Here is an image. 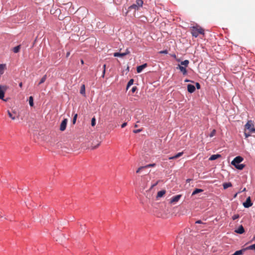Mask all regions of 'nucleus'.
I'll list each match as a JSON object with an SVG mask.
<instances>
[{"label":"nucleus","mask_w":255,"mask_h":255,"mask_svg":"<svg viewBox=\"0 0 255 255\" xmlns=\"http://www.w3.org/2000/svg\"><path fill=\"white\" fill-rule=\"evenodd\" d=\"M147 67V64L144 63L141 65L138 66L136 68V71L138 73L142 72V70Z\"/></svg>","instance_id":"obj_10"},{"label":"nucleus","mask_w":255,"mask_h":255,"mask_svg":"<svg viewBox=\"0 0 255 255\" xmlns=\"http://www.w3.org/2000/svg\"><path fill=\"white\" fill-rule=\"evenodd\" d=\"M223 188L224 189H226L229 187H232V184L231 182H226L223 183Z\"/></svg>","instance_id":"obj_18"},{"label":"nucleus","mask_w":255,"mask_h":255,"mask_svg":"<svg viewBox=\"0 0 255 255\" xmlns=\"http://www.w3.org/2000/svg\"><path fill=\"white\" fill-rule=\"evenodd\" d=\"M215 133H216V130L215 129H213L211 132L210 133V137H213V136L215 135Z\"/></svg>","instance_id":"obj_34"},{"label":"nucleus","mask_w":255,"mask_h":255,"mask_svg":"<svg viewBox=\"0 0 255 255\" xmlns=\"http://www.w3.org/2000/svg\"><path fill=\"white\" fill-rule=\"evenodd\" d=\"M81 63L82 64H84V61H83V60H82H82H81Z\"/></svg>","instance_id":"obj_53"},{"label":"nucleus","mask_w":255,"mask_h":255,"mask_svg":"<svg viewBox=\"0 0 255 255\" xmlns=\"http://www.w3.org/2000/svg\"><path fill=\"white\" fill-rule=\"evenodd\" d=\"M189 63V61L188 60H185L181 62V65H184L185 67H187Z\"/></svg>","instance_id":"obj_25"},{"label":"nucleus","mask_w":255,"mask_h":255,"mask_svg":"<svg viewBox=\"0 0 255 255\" xmlns=\"http://www.w3.org/2000/svg\"><path fill=\"white\" fill-rule=\"evenodd\" d=\"M246 250H247V249H246V248H244L241 250L236 251L235 252V254L236 255H242L243 254V253Z\"/></svg>","instance_id":"obj_16"},{"label":"nucleus","mask_w":255,"mask_h":255,"mask_svg":"<svg viewBox=\"0 0 255 255\" xmlns=\"http://www.w3.org/2000/svg\"><path fill=\"white\" fill-rule=\"evenodd\" d=\"M203 191V189L196 188L192 192V195H194L198 193L202 192Z\"/></svg>","instance_id":"obj_19"},{"label":"nucleus","mask_w":255,"mask_h":255,"mask_svg":"<svg viewBox=\"0 0 255 255\" xmlns=\"http://www.w3.org/2000/svg\"><path fill=\"white\" fill-rule=\"evenodd\" d=\"M67 122H68V120L66 119H64L62 121V122H61V123L60 124V130L64 131L66 129V126H67Z\"/></svg>","instance_id":"obj_6"},{"label":"nucleus","mask_w":255,"mask_h":255,"mask_svg":"<svg viewBox=\"0 0 255 255\" xmlns=\"http://www.w3.org/2000/svg\"><path fill=\"white\" fill-rule=\"evenodd\" d=\"M183 154V152H178V153H177L176 154H175V155L173 156H170L168 158V159L169 160H171V159H176V158H177L179 157H180L181 156H182V155Z\"/></svg>","instance_id":"obj_13"},{"label":"nucleus","mask_w":255,"mask_h":255,"mask_svg":"<svg viewBox=\"0 0 255 255\" xmlns=\"http://www.w3.org/2000/svg\"><path fill=\"white\" fill-rule=\"evenodd\" d=\"M253 121L252 120L248 121L247 124L245 125V127L246 128L249 129L250 132H251V129L253 128H252V126H253Z\"/></svg>","instance_id":"obj_8"},{"label":"nucleus","mask_w":255,"mask_h":255,"mask_svg":"<svg viewBox=\"0 0 255 255\" xmlns=\"http://www.w3.org/2000/svg\"><path fill=\"white\" fill-rule=\"evenodd\" d=\"M46 79H47V75H44L42 77V78L41 79L40 81H39L38 85H40V84L43 83L46 81Z\"/></svg>","instance_id":"obj_22"},{"label":"nucleus","mask_w":255,"mask_h":255,"mask_svg":"<svg viewBox=\"0 0 255 255\" xmlns=\"http://www.w3.org/2000/svg\"><path fill=\"white\" fill-rule=\"evenodd\" d=\"M189 180H190V179H187V182H188V181H189Z\"/></svg>","instance_id":"obj_56"},{"label":"nucleus","mask_w":255,"mask_h":255,"mask_svg":"<svg viewBox=\"0 0 255 255\" xmlns=\"http://www.w3.org/2000/svg\"><path fill=\"white\" fill-rule=\"evenodd\" d=\"M255 132V128H252L251 132Z\"/></svg>","instance_id":"obj_47"},{"label":"nucleus","mask_w":255,"mask_h":255,"mask_svg":"<svg viewBox=\"0 0 255 255\" xmlns=\"http://www.w3.org/2000/svg\"><path fill=\"white\" fill-rule=\"evenodd\" d=\"M130 50H129V49H128V48H127V49L126 50V51L124 52L125 55L126 56V55H128V54H129V53H130Z\"/></svg>","instance_id":"obj_36"},{"label":"nucleus","mask_w":255,"mask_h":255,"mask_svg":"<svg viewBox=\"0 0 255 255\" xmlns=\"http://www.w3.org/2000/svg\"><path fill=\"white\" fill-rule=\"evenodd\" d=\"M235 255V254L234 253V254H233V255Z\"/></svg>","instance_id":"obj_58"},{"label":"nucleus","mask_w":255,"mask_h":255,"mask_svg":"<svg viewBox=\"0 0 255 255\" xmlns=\"http://www.w3.org/2000/svg\"><path fill=\"white\" fill-rule=\"evenodd\" d=\"M99 144H100L99 143V144H98V145H97V146H95V147H93V149H95V148H96V147H97L99 145Z\"/></svg>","instance_id":"obj_51"},{"label":"nucleus","mask_w":255,"mask_h":255,"mask_svg":"<svg viewBox=\"0 0 255 255\" xmlns=\"http://www.w3.org/2000/svg\"><path fill=\"white\" fill-rule=\"evenodd\" d=\"M134 127H137V126L136 125H135Z\"/></svg>","instance_id":"obj_55"},{"label":"nucleus","mask_w":255,"mask_h":255,"mask_svg":"<svg viewBox=\"0 0 255 255\" xmlns=\"http://www.w3.org/2000/svg\"><path fill=\"white\" fill-rule=\"evenodd\" d=\"M253 205L251 197H249L247 198L246 202L243 203V206L246 208H248Z\"/></svg>","instance_id":"obj_5"},{"label":"nucleus","mask_w":255,"mask_h":255,"mask_svg":"<svg viewBox=\"0 0 255 255\" xmlns=\"http://www.w3.org/2000/svg\"><path fill=\"white\" fill-rule=\"evenodd\" d=\"M155 166V164L152 163V164H147V165H145L144 167H145V168H149V167H154Z\"/></svg>","instance_id":"obj_30"},{"label":"nucleus","mask_w":255,"mask_h":255,"mask_svg":"<svg viewBox=\"0 0 255 255\" xmlns=\"http://www.w3.org/2000/svg\"><path fill=\"white\" fill-rule=\"evenodd\" d=\"M7 114L10 118H11L13 120H15V117L12 116V114L10 113V112L9 110L7 111Z\"/></svg>","instance_id":"obj_28"},{"label":"nucleus","mask_w":255,"mask_h":255,"mask_svg":"<svg viewBox=\"0 0 255 255\" xmlns=\"http://www.w3.org/2000/svg\"><path fill=\"white\" fill-rule=\"evenodd\" d=\"M96 125V120L95 118H92L91 121V125L92 126H94Z\"/></svg>","instance_id":"obj_32"},{"label":"nucleus","mask_w":255,"mask_h":255,"mask_svg":"<svg viewBox=\"0 0 255 255\" xmlns=\"http://www.w3.org/2000/svg\"><path fill=\"white\" fill-rule=\"evenodd\" d=\"M239 217H240V216L239 214H235L232 216V218L233 220H235L238 219Z\"/></svg>","instance_id":"obj_31"},{"label":"nucleus","mask_w":255,"mask_h":255,"mask_svg":"<svg viewBox=\"0 0 255 255\" xmlns=\"http://www.w3.org/2000/svg\"><path fill=\"white\" fill-rule=\"evenodd\" d=\"M165 194V190H161V191L158 192L157 195V198L161 197Z\"/></svg>","instance_id":"obj_20"},{"label":"nucleus","mask_w":255,"mask_h":255,"mask_svg":"<svg viewBox=\"0 0 255 255\" xmlns=\"http://www.w3.org/2000/svg\"><path fill=\"white\" fill-rule=\"evenodd\" d=\"M173 56V57H176V55H175V54H174V55H173V56Z\"/></svg>","instance_id":"obj_54"},{"label":"nucleus","mask_w":255,"mask_h":255,"mask_svg":"<svg viewBox=\"0 0 255 255\" xmlns=\"http://www.w3.org/2000/svg\"><path fill=\"white\" fill-rule=\"evenodd\" d=\"M5 67V64H0V76L2 75L4 73V70Z\"/></svg>","instance_id":"obj_17"},{"label":"nucleus","mask_w":255,"mask_h":255,"mask_svg":"<svg viewBox=\"0 0 255 255\" xmlns=\"http://www.w3.org/2000/svg\"><path fill=\"white\" fill-rule=\"evenodd\" d=\"M143 2L142 0H136L135 3L131 4L128 7V9H134L135 10H138L140 7L142 6Z\"/></svg>","instance_id":"obj_3"},{"label":"nucleus","mask_w":255,"mask_h":255,"mask_svg":"<svg viewBox=\"0 0 255 255\" xmlns=\"http://www.w3.org/2000/svg\"><path fill=\"white\" fill-rule=\"evenodd\" d=\"M77 114H76L74 117H73V124H75V123H76V120H77Z\"/></svg>","instance_id":"obj_33"},{"label":"nucleus","mask_w":255,"mask_h":255,"mask_svg":"<svg viewBox=\"0 0 255 255\" xmlns=\"http://www.w3.org/2000/svg\"><path fill=\"white\" fill-rule=\"evenodd\" d=\"M244 160V158L241 156L236 157L231 162V164L234 165L237 169L242 170L245 166L243 164H240Z\"/></svg>","instance_id":"obj_1"},{"label":"nucleus","mask_w":255,"mask_h":255,"mask_svg":"<svg viewBox=\"0 0 255 255\" xmlns=\"http://www.w3.org/2000/svg\"><path fill=\"white\" fill-rule=\"evenodd\" d=\"M106 64H104L103 65V69H105L106 70Z\"/></svg>","instance_id":"obj_50"},{"label":"nucleus","mask_w":255,"mask_h":255,"mask_svg":"<svg viewBox=\"0 0 255 255\" xmlns=\"http://www.w3.org/2000/svg\"><path fill=\"white\" fill-rule=\"evenodd\" d=\"M159 53L160 54H167L168 53V51L167 50H162V51H160L159 52Z\"/></svg>","instance_id":"obj_35"},{"label":"nucleus","mask_w":255,"mask_h":255,"mask_svg":"<svg viewBox=\"0 0 255 255\" xmlns=\"http://www.w3.org/2000/svg\"><path fill=\"white\" fill-rule=\"evenodd\" d=\"M190 81L189 80H188V79H186V80H185V82H190Z\"/></svg>","instance_id":"obj_52"},{"label":"nucleus","mask_w":255,"mask_h":255,"mask_svg":"<svg viewBox=\"0 0 255 255\" xmlns=\"http://www.w3.org/2000/svg\"><path fill=\"white\" fill-rule=\"evenodd\" d=\"M133 83V79H131L129 80V81L128 82V84L127 85V90H128V89L129 88L130 86H131Z\"/></svg>","instance_id":"obj_23"},{"label":"nucleus","mask_w":255,"mask_h":255,"mask_svg":"<svg viewBox=\"0 0 255 255\" xmlns=\"http://www.w3.org/2000/svg\"><path fill=\"white\" fill-rule=\"evenodd\" d=\"M137 90V87L136 86H133L131 90V91L132 93H134L135 91Z\"/></svg>","instance_id":"obj_37"},{"label":"nucleus","mask_w":255,"mask_h":255,"mask_svg":"<svg viewBox=\"0 0 255 255\" xmlns=\"http://www.w3.org/2000/svg\"><path fill=\"white\" fill-rule=\"evenodd\" d=\"M29 104L30 107L33 106V99L32 96L29 97Z\"/></svg>","instance_id":"obj_26"},{"label":"nucleus","mask_w":255,"mask_h":255,"mask_svg":"<svg viewBox=\"0 0 255 255\" xmlns=\"http://www.w3.org/2000/svg\"><path fill=\"white\" fill-rule=\"evenodd\" d=\"M144 169H145V167H144V166H141V167H139V168L137 169V170L136 171V172L137 173H139L141 171H142V170H143Z\"/></svg>","instance_id":"obj_29"},{"label":"nucleus","mask_w":255,"mask_h":255,"mask_svg":"<svg viewBox=\"0 0 255 255\" xmlns=\"http://www.w3.org/2000/svg\"><path fill=\"white\" fill-rule=\"evenodd\" d=\"M246 190V188H244L243 190H240L239 191H242V192L245 191Z\"/></svg>","instance_id":"obj_49"},{"label":"nucleus","mask_w":255,"mask_h":255,"mask_svg":"<svg viewBox=\"0 0 255 255\" xmlns=\"http://www.w3.org/2000/svg\"><path fill=\"white\" fill-rule=\"evenodd\" d=\"M241 192H242V191H239V192H238L237 193H236L234 195V198H235L237 196L238 194H239V193H241Z\"/></svg>","instance_id":"obj_44"},{"label":"nucleus","mask_w":255,"mask_h":255,"mask_svg":"<svg viewBox=\"0 0 255 255\" xmlns=\"http://www.w3.org/2000/svg\"><path fill=\"white\" fill-rule=\"evenodd\" d=\"M70 55V51H68L67 53H66V57L67 58H68L69 55Z\"/></svg>","instance_id":"obj_45"},{"label":"nucleus","mask_w":255,"mask_h":255,"mask_svg":"<svg viewBox=\"0 0 255 255\" xmlns=\"http://www.w3.org/2000/svg\"><path fill=\"white\" fill-rule=\"evenodd\" d=\"M191 33L193 37L196 38L199 36V34H202L204 35V30L202 27L199 26H195L191 27Z\"/></svg>","instance_id":"obj_2"},{"label":"nucleus","mask_w":255,"mask_h":255,"mask_svg":"<svg viewBox=\"0 0 255 255\" xmlns=\"http://www.w3.org/2000/svg\"><path fill=\"white\" fill-rule=\"evenodd\" d=\"M5 90V89L4 88V86H0V99L3 100V101L6 102L7 101L8 99H4V91Z\"/></svg>","instance_id":"obj_4"},{"label":"nucleus","mask_w":255,"mask_h":255,"mask_svg":"<svg viewBox=\"0 0 255 255\" xmlns=\"http://www.w3.org/2000/svg\"><path fill=\"white\" fill-rule=\"evenodd\" d=\"M178 68L180 71L182 73L183 75H186L187 74V71L186 69V67H183L181 65H178Z\"/></svg>","instance_id":"obj_12"},{"label":"nucleus","mask_w":255,"mask_h":255,"mask_svg":"<svg viewBox=\"0 0 255 255\" xmlns=\"http://www.w3.org/2000/svg\"><path fill=\"white\" fill-rule=\"evenodd\" d=\"M177 255H179V253H178V252H177Z\"/></svg>","instance_id":"obj_57"},{"label":"nucleus","mask_w":255,"mask_h":255,"mask_svg":"<svg viewBox=\"0 0 255 255\" xmlns=\"http://www.w3.org/2000/svg\"><path fill=\"white\" fill-rule=\"evenodd\" d=\"M19 86L21 88L22 87V83L20 82L19 83Z\"/></svg>","instance_id":"obj_48"},{"label":"nucleus","mask_w":255,"mask_h":255,"mask_svg":"<svg viewBox=\"0 0 255 255\" xmlns=\"http://www.w3.org/2000/svg\"><path fill=\"white\" fill-rule=\"evenodd\" d=\"M236 233L242 234L245 232V229L242 225H240L238 229L235 230Z\"/></svg>","instance_id":"obj_9"},{"label":"nucleus","mask_w":255,"mask_h":255,"mask_svg":"<svg viewBox=\"0 0 255 255\" xmlns=\"http://www.w3.org/2000/svg\"><path fill=\"white\" fill-rule=\"evenodd\" d=\"M127 125V123H124L122 125L121 127H122V128H125Z\"/></svg>","instance_id":"obj_43"},{"label":"nucleus","mask_w":255,"mask_h":255,"mask_svg":"<svg viewBox=\"0 0 255 255\" xmlns=\"http://www.w3.org/2000/svg\"><path fill=\"white\" fill-rule=\"evenodd\" d=\"M196 87L197 89H200L201 88L200 84L198 82L196 83Z\"/></svg>","instance_id":"obj_38"},{"label":"nucleus","mask_w":255,"mask_h":255,"mask_svg":"<svg viewBox=\"0 0 255 255\" xmlns=\"http://www.w3.org/2000/svg\"><path fill=\"white\" fill-rule=\"evenodd\" d=\"M187 91L190 93H193L195 91V87L193 85L188 84L187 85Z\"/></svg>","instance_id":"obj_11"},{"label":"nucleus","mask_w":255,"mask_h":255,"mask_svg":"<svg viewBox=\"0 0 255 255\" xmlns=\"http://www.w3.org/2000/svg\"><path fill=\"white\" fill-rule=\"evenodd\" d=\"M141 131V129H138L134 130H133V132L134 133H138V132H139Z\"/></svg>","instance_id":"obj_41"},{"label":"nucleus","mask_w":255,"mask_h":255,"mask_svg":"<svg viewBox=\"0 0 255 255\" xmlns=\"http://www.w3.org/2000/svg\"><path fill=\"white\" fill-rule=\"evenodd\" d=\"M80 93L81 94H82V95L85 96L86 95V93H85V86L84 84H83L81 87V89H80Z\"/></svg>","instance_id":"obj_15"},{"label":"nucleus","mask_w":255,"mask_h":255,"mask_svg":"<svg viewBox=\"0 0 255 255\" xmlns=\"http://www.w3.org/2000/svg\"><path fill=\"white\" fill-rule=\"evenodd\" d=\"M20 45H19L17 46H15L13 48V52L15 53H18L19 51V49H20Z\"/></svg>","instance_id":"obj_24"},{"label":"nucleus","mask_w":255,"mask_h":255,"mask_svg":"<svg viewBox=\"0 0 255 255\" xmlns=\"http://www.w3.org/2000/svg\"><path fill=\"white\" fill-rule=\"evenodd\" d=\"M114 56L115 57H123L125 55L124 53L115 52L114 53Z\"/></svg>","instance_id":"obj_21"},{"label":"nucleus","mask_w":255,"mask_h":255,"mask_svg":"<svg viewBox=\"0 0 255 255\" xmlns=\"http://www.w3.org/2000/svg\"><path fill=\"white\" fill-rule=\"evenodd\" d=\"M246 249H247V250H254L255 251V244L246 247Z\"/></svg>","instance_id":"obj_27"},{"label":"nucleus","mask_w":255,"mask_h":255,"mask_svg":"<svg viewBox=\"0 0 255 255\" xmlns=\"http://www.w3.org/2000/svg\"><path fill=\"white\" fill-rule=\"evenodd\" d=\"M158 183V181H157L156 183H154V184H152V185H151V187H150V189H152V188H153L154 186H156V185H157Z\"/></svg>","instance_id":"obj_39"},{"label":"nucleus","mask_w":255,"mask_h":255,"mask_svg":"<svg viewBox=\"0 0 255 255\" xmlns=\"http://www.w3.org/2000/svg\"><path fill=\"white\" fill-rule=\"evenodd\" d=\"M105 72H106V70L105 69H103V73H102V78H104L105 77Z\"/></svg>","instance_id":"obj_42"},{"label":"nucleus","mask_w":255,"mask_h":255,"mask_svg":"<svg viewBox=\"0 0 255 255\" xmlns=\"http://www.w3.org/2000/svg\"><path fill=\"white\" fill-rule=\"evenodd\" d=\"M181 197V195H177L176 196H173L170 199V203H173L178 202Z\"/></svg>","instance_id":"obj_7"},{"label":"nucleus","mask_w":255,"mask_h":255,"mask_svg":"<svg viewBox=\"0 0 255 255\" xmlns=\"http://www.w3.org/2000/svg\"><path fill=\"white\" fill-rule=\"evenodd\" d=\"M195 223L196 224H202V222L201 220H198V221H196Z\"/></svg>","instance_id":"obj_46"},{"label":"nucleus","mask_w":255,"mask_h":255,"mask_svg":"<svg viewBox=\"0 0 255 255\" xmlns=\"http://www.w3.org/2000/svg\"><path fill=\"white\" fill-rule=\"evenodd\" d=\"M221 156L220 154H213L209 157L210 160H214L215 159H217V158L220 157Z\"/></svg>","instance_id":"obj_14"},{"label":"nucleus","mask_w":255,"mask_h":255,"mask_svg":"<svg viewBox=\"0 0 255 255\" xmlns=\"http://www.w3.org/2000/svg\"><path fill=\"white\" fill-rule=\"evenodd\" d=\"M244 134H245V136L246 138H248V137H249V136H251V134L250 133H248L247 132H245Z\"/></svg>","instance_id":"obj_40"}]
</instances>
